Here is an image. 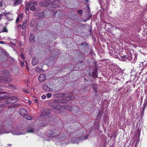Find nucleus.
<instances>
[{
    "label": "nucleus",
    "instance_id": "f3484780",
    "mask_svg": "<svg viewBox=\"0 0 147 147\" xmlns=\"http://www.w3.org/2000/svg\"><path fill=\"white\" fill-rule=\"evenodd\" d=\"M147 105V96L145 100L144 103L143 105V106L142 107V112H143V113L144 112L146 106Z\"/></svg>",
    "mask_w": 147,
    "mask_h": 147
},
{
    "label": "nucleus",
    "instance_id": "79ce46f5",
    "mask_svg": "<svg viewBox=\"0 0 147 147\" xmlns=\"http://www.w3.org/2000/svg\"><path fill=\"white\" fill-rule=\"evenodd\" d=\"M61 94H56L55 95V97H62V96H61Z\"/></svg>",
    "mask_w": 147,
    "mask_h": 147
},
{
    "label": "nucleus",
    "instance_id": "6e6552de",
    "mask_svg": "<svg viewBox=\"0 0 147 147\" xmlns=\"http://www.w3.org/2000/svg\"><path fill=\"white\" fill-rule=\"evenodd\" d=\"M45 74H42L40 75L38 78V79L40 82H42L44 81L46 79Z\"/></svg>",
    "mask_w": 147,
    "mask_h": 147
},
{
    "label": "nucleus",
    "instance_id": "e433bc0d",
    "mask_svg": "<svg viewBox=\"0 0 147 147\" xmlns=\"http://www.w3.org/2000/svg\"><path fill=\"white\" fill-rule=\"evenodd\" d=\"M3 32H8V30H7L6 27H4L3 30Z\"/></svg>",
    "mask_w": 147,
    "mask_h": 147
},
{
    "label": "nucleus",
    "instance_id": "7ed1b4c3",
    "mask_svg": "<svg viewBox=\"0 0 147 147\" xmlns=\"http://www.w3.org/2000/svg\"><path fill=\"white\" fill-rule=\"evenodd\" d=\"M126 57L127 59L129 61H131L134 58V60L133 61V62L134 63L135 62L136 60V59L135 55L133 53H132L130 51L127 52Z\"/></svg>",
    "mask_w": 147,
    "mask_h": 147
},
{
    "label": "nucleus",
    "instance_id": "9d476101",
    "mask_svg": "<svg viewBox=\"0 0 147 147\" xmlns=\"http://www.w3.org/2000/svg\"><path fill=\"white\" fill-rule=\"evenodd\" d=\"M54 101L55 102H58L59 103H61L63 104H65L67 102H66V101L65 100H64L63 99V98L61 99H54Z\"/></svg>",
    "mask_w": 147,
    "mask_h": 147
},
{
    "label": "nucleus",
    "instance_id": "37998d69",
    "mask_svg": "<svg viewBox=\"0 0 147 147\" xmlns=\"http://www.w3.org/2000/svg\"><path fill=\"white\" fill-rule=\"evenodd\" d=\"M69 99L70 100H74L75 98V97L74 96H69Z\"/></svg>",
    "mask_w": 147,
    "mask_h": 147
},
{
    "label": "nucleus",
    "instance_id": "aec40b11",
    "mask_svg": "<svg viewBox=\"0 0 147 147\" xmlns=\"http://www.w3.org/2000/svg\"><path fill=\"white\" fill-rule=\"evenodd\" d=\"M31 2L30 1L26 4L25 8L26 10V11H28L29 10L30 7L31 5Z\"/></svg>",
    "mask_w": 147,
    "mask_h": 147
},
{
    "label": "nucleus",
    "instance_id": "603ef678",
    "mask_svg": "<svg viewBox=\"0 0 147 147\" xmlns=\"http://www.w3.org/2000/svg\"><path fill=\"white\" fill-rule=\"evenodd\" d=\"M3 4V3L2 1H1L0 2V7H1L2 5Z\"/></svg>",
    "mask_w": 147,
    "mask_h": 147
},
{
    "label": "nucleus",
    "instance_id": "864d4df0",
    "mask_svg": "<svg viewBox=\"0 0 147 147\" xmlns=\"http://www.w3.org/2000/svg\"><path fill=\"white\" fill-rule=\"evenodd\" d=\"M19 20V18L18 17L16 19V23H17Z\"/></svg>",
    "mask_w": 147,
    "mask_h": 147
},
{
    "label": "nucleus",
    "instance_id": "4d7b16f0",
    "mask_svg": "<svg viewBox=\"0 0 147 147\" xmlns=\"http://www.w3.org/2000/svg\"><path fill=\"white\" fill-rule=\"evenodd\" d=\"M4 43V42L3 41H0V44H3Z\"/></svg>",
    "mask_w": 147,
    "mask_h": 147
},
{
    "label": "nucleus",
    "instance_id": "a19ab883",
    "mask_svg": "<svg viewBox=\"0 0 147 147\" xmlns=\"http://www.w3.org/2000/svg\"><path fill=\"white\" fill-rule=\"evenodd\" d=\"M48 98H49L51 96L52 94L51 93H49L47 94Z\"/></svg>",
    "mask_w": 147,
    "mask_h": 147
},
{
    "label": "nucleus",
    "instance_id": "f8f14e48",
    "mask_svg": "<svg viewBox=\"0 0 147 147\" xmlns=\"http://www.w3.org/2000/svg\"><path fill=\"white\" fill-rule=\"evenodd\" d=\"M54 128H52V131L48 134V136L51 137H53L57 136V134L54 132Z\"/></svg>",
    "mask_w": 147,
    "mask_h": 147
},
{
    "label": "nucleus",
    "instance_id": "4c0bfd02",
    "mask_svg": "<svg viewBox=\"0 0 147 147\" xmlns=\"http://www.w3.org/2000/svg\"><path fill=\"white\" fill-rule=\"evenodd\" d=\"M87 13H88V18H88V20H89V19L90 18H91L92 15L91 14V13H90V12H87Z\"/></svg>",
    "mask_w": 147,
    "mask_h": 147
},
{
    "label": "nucleus",
    "instance_id": "0eeeda50",
    "mask_svg": "<svg viewBox=\"0 0 147 147\" xmlns=\"http://www.w3.org/2000/svg\"><path fill=\"white\" fill-rule=\"evenodd\" d=\"M50 110L48 109H45L42 111L40 115L41 117L46 116L49 115L50 113Z\"/></svg>",
    "mask_w": 147,
    "mask_h": 147
},
{
    "label": "nucleus",
    "instance_id": "e2e57ef3",
    "mask_svg": "<svg viewBox=\"0 0 147 147\" xmlns=\"http://www.w3.org/2000/svg\"><path fill=\"white\" fill-rule=\"evenodd\" d=\"M87 8L88 10H90V8L88 6L87 7Z\"/></svg>",
    "mask_w": 147,
    "mask_h": 147
},
{
    "label": "nucleus",
    "instance_id": "a211bd4d",
    "mask_svg": "<svg viewBox=\"0 0 147 147\" xmlns=\"http://www.w3.org/2000/svg\"><path fill=\"white\" fill-rule=\"evenodd\" d=\"M88 136H80L78 137V138L77 139V141L80 142V141L83 140L84 139H86L87 138Z\"/></svg>",
    "mask_w": 147,
    "mask_h": 147
},
{
    "label": "nucleus",
    "instance_id": "7c9ffc66",
    "mask_svg": "<svg viewBox=\"0 0 147 147\" xmlns=\"http://www.w3.org/2000/svg\"><path fill=\"white\" fill-rule=\"evenodd\" d=\"M78 12V14L80 16H82V14H83V10L82 9L78 10L77 11Z\"/></svg>",
    "mask_w": 147,
    "mask_h": 147
},
{
    "label": "nucleus",
    "instance_id": "2f4dec72",
    "mask_svg": "<svg viewBox=\"0 0 147 147\" xmlns=\"http://www.w3.org/2000/svg\"><path fill=\"white\" fill-rule=\"evenodd\" d=\"M42 70V69H41L39 68H36L35 69V71L36 72H41Z\"/></svg>",
    "mask_w": 147,
    "mask_h": 147
},
{
    "label": "nucleus",
    "instance_id": "bf43d9fd",
    "mask_svg": "<svg viewBox=\"0 0 147 147\" xmlns=\"http://www.w3.org/2000/svg\"><path fill=\"white\" fill-rule=\"evenodd\" d=\"M24 92H26V93H28V91L27 90H26L25 91H24Z\"/></svg>",
    "mask_w": 147,
    "mask_h": 147
},
{
    "label": "nucleus",
    "instance_id": "412c9836",
    "mask_svg": "<svg viewBox=\"0 0 147 147\" xmlns=\"http://www.w3.org/2000/svg\"><path fill=\"white\" fill-rule=\"evenodd\" d=\"M84 45L86 47V48H88L89 47V44L86 42H84V43H82L81 44L79 45V46L80 47H82L83 46H84Z\"/></svg>",
    "mask_w": 147,
    "mask_h": 147
},
{
    "label": "nucleus",
    "instance_id": "cd10ccee",
    "mask_svg": "<svg viewBox=\"0 0 147 147\" xmlns=\"http://www.w3.org/2000/svg\"><path fill=\"white\" fill-rule=\"evenodd\" d=\"M30 9L33 11H36V8L34 6L32 5L30 8Z\"/></svg>",
    "mask_w": 147,
    "mask_h": 147
},
{
    "label": "nucleus",
    "instance_id": "f257e3e1",
    "mask_svg": "<svg viewBox=\"0 0 147 147\" xmlns=\"http://www.w3.org/2000/svg\"><path fill=\"white\" fill-rule=\"evenodd\" d=\"M0 74L5 77L0 76V82L3 83H8L11 82L12 79L11 78H7L11 76L9 71L7 70H2L0 72Z\"/></svg>",
    "mask_w": 147,
    "mask_h": 147
},
{
    "label": "nucleus",
    "instance_id": "8fccbe9b",
    "mask_svg": "<svg viewBox=\"0 0 147 147\" xmlns=\"http://www.w3.org/2000/svg\"><path fill=\"white\" fill-rule=\"evenodd\" d=\"M33 4L34 5H36L38 4V3L36 1H34L33 2Z\"/></svg>",
    "mask_w": 147,
    "mask_h": 147
},
{
    "label": "nucleus",
    "instance_id": "4be33fe9",
    "mask_svg": "<svg viewBox=\"0 0 147 147\" xmlns=\"http://www.w3.org/2000/svg\"><path fill=\"white\" fill-rule=\"evenodd\" d=\"M45 13L43 12H41L38 13V16L39 18H42L45 17Z\"/></svg>",
    "mask_w": 147,
    "mask_h": 147
},
{
    "label": "nucleus",
    "instance_id": "39448f33",
    "mask_svg": "<svg viewBox=\"0 0 147 147\" xmlns=\"http://www.w3.org/2000/svg\"><path fill=\"white\" fill-rule=\"evenodd\" d=\"M49 119L47 117L44 120H42L40 123V125L42 126H45L48 125L49 123Z\"/></svg>",
    "mask_w": 147,
    "mask_h": 147
},
{
    "label": "nucleus",
    "instance_id": "473e14b6",
    "mask_svg": "<svg viewBox=\"0 0 147 147\" xmlns=\"http://www.w3.org/2000/svg\"><path fill=\"white\" fill-rule=\"evenodd\" d=\"M45 1L46 2H47L48 3H49V2L52 3L56 2L57 1V0H45Z\"/></svg>",
    "mask_w": 147,
    "mask_h": 147
},
{
    "label": "nucleus",
    "instance_id": "5701e85b",
    "mask_svg": "<svg viewBox=\"0 0 147 147\" xmlns=\"http://www.w3.org/2000/svg\"><path fill=\"white\" fill-rule=\"evenodd\" d=\"M97 86V85L95 84H93L92 85L93 88L94 89V91L96 92V93L97 90H98V88Z\"/></svg>",
    "mask_w": 147,
    "mask_h": 147
},
{
    "label": "nucleus",
    "instance_id": "1a4fd4ad",
    "mask_svg": "<svg viewBox=\"0 0 147 147\" xmlns=\"http://www.w3.org/2000/svg\"><path fill=\"white\" fill-rule=\"evenodd\" d=\"M49 3L46 2L45 0L44 1H41L39 3V5L41 6L47 7L49 5Z\"/></svg>",
    "mask_w": 147,
    "mask_h": 147
},
{
    "label": "nucleus",
    "instance_id": "69168bd1",
    "mask_svg": "<svg viewBox=\"0 0 147 147\" xmlns=\"http://www.w3.org/2000/svg\"><path fill=\"white\" fill-rule=\"evenodd\" d=\"M22 25L21 24H20L19 25V27H22Z\"/></svg>",
    "mask_w": 147,
    "mask_h": 147
},
{
    "label": "nucleus",
    "instance_id": "13d9d810",
    "mask_svg": "<svg viewBox=\"0 0 147 147\" xmlns=\"http://www.w3.org/2000/svg\"><path fill=\"white\" fill-rule=\"evenodd\" d=\"M1 125H0V134H1Z\"/></svg>",
    "mask_w": 147,
    "mask_h": 147
},
{
    "label": "nucleus",
    "instance_id": "a18cd8bd",
    "mask_svg": "<svg viewBox=\"0 0 147 147\" xmlns=\"http://www.w3.org/2000/svg\"><path fill=\"white\" fill-rule=\"evenodd\" d=\"M20 56L21 57V58L22 59H24V54L23 53H21L20 54Z\"/></svg>",
    "mask_w": 147,
    "mask_h": 147
},
{
    "label": "nucleus",
    "instance_id": "3c124183",
    "mask_svg": "<svg viewBox=\"0 0 147 147\" xmlns=\"http://www.w3.org/2000/svg\"><path fill=\"white\" fill-rule=\"evenodd\" d=\"M38 12H35L34 13V15L35 16H38Z\"/></svg>",
    "mask_w": 147,
    "mask_h": 147
},
{
    "label": "nucleus",
    "instance_id": "de8ad7c7",
    "mask_svg": "<svg viewBox=\"0 0 147 147\" xmlns=\"http://www.w3.org/2000/svg\"><path fill=\"white\" fill-rule=\"evenodd\" d=\"M23 17V15H22V14H20V15H19L18 17L19 18H22Z\"/></svg>",
    "mask_w": 147,
    "mask_h": 147
},
{
    "label": "nucleus",
    "instance_id": "58836bf2",
    "mask_svg": "<svg viewBox=\"0 0 147 147\" xmlns=\"http://www.w3.org/2000/svg\"><path fill=\"white\" fill-rule=\"evenodd\" d=\"M8 86L9 87H11V88H13L15 87L14 86L11 84H9L8 85Z\"/></svg>",
    "mask_w": 147,
    "mask_h": 147
},
{
    "label": "nucleus",
    "instance_id": "9b49d317",
    "mask_svg": "<svg viewBox=\"0 0 147 147\" xmlns=\"http://www.w3.org/2000/svg\"><path fill=\"white\" fill-rule=\"evenodd\" d=\"M12 133L16 135H20L22 134H24V132L23 131H19L18 130L13 131L12 132Z\"/></svg>",
    "mask_w": 147,
    "mask_h": 147
},
{
    "label": "nucleus",
    "instance_id": "09e8293b",
    "mask_svg": "<svg viewBox=\"0 0 147 147\" xmlns=\"http://www.w3.org/2000/svg\"><path fill=\"white\" fill-rule=\"evenodd\" d=\"M41 97L42 99H45L46 98V96L45 95H43Z\"/></svg>",
    "mask_w": 147,
    "mask_h": 147
},
{
    "label": "nucleus",
    "instance_id": "20e7f679",
    "mask_svg": "<svg viewBox=\"0 0 147 147\" xmlns=\"http://www.w3.org/2000/svg\"><path fill=\"white\" fill-rule=\"evenodd\" d=\"M59 103L58 102H55L53 100V102L50 103L49 105L54 109H59L61 107Z\"/></svg>",
    "mask_w": 147,
    "mask_h": 147
},
{
    "label": "nucleus",
    "instance_id": "0e129e2a",
    "mask_svg": "<svg viewBox=\"0 0 147 147\" xmlns=\"http://www.w3.org/2000/svg\"><path fill=\"white\" fill-rule=\"evenodd\" d=\"M29 105L31 104V101H30L29 102Z\"/></svg>",
    "mask_w": 147,
    "mask_h": 147
},
{
    "label": "nucleus",
    "instance_id": "72a5a7b5",
    "mask_svg": "<svg viewBox=\"0 0 147 147\" xmlns=\"http://www.w3.org/2000/svg\"><path fill=\"white\" fill-rule=\"evenodd\" d=\"M93 76L95 77H97V72L96 70H95L93 72Z\"/></svg>",
    "mask_w": 147,
    "mask_h": 147
},
{
    "label": "nucleus",
    "instance_id": "dca6fc26",
    "mask_svg": "<svg viewBox=\"0 0 147 147\" xmlns=\"http://www.w3.org/2000/svg\"><path fill=\"white\" fill-rule=\"evenodd\" d=\"M53 58L52 57H51L49 58V62L48 64L50 66L53 65L55 63V61L54 60H53Z\"/></svg>",
    "mask_w": 147,
    "mask_h": 147
},
{
    "label": "nucleus",
    "instance_id": "ea45409f",
    "mask_svg": "<svg viewBox=\"0 0 147 147\" xmlns=\"http://www.w3.org/2000/svg\"><path fill=\"white\" fill-rule=\"evenodd\" d=\"M121 57L122 58H125L126 59H127V55H121Z\"/></svg>",
    "mask_w": 147,
    "mask_h": 147
},
{
    "label": "nucleus",
    "instance_id": "bb28decb",
    "mask_svg": "<svg viewBox=\"0 0 147 147\" xmlns=\"http://www.w3.org/2000/svg\"><path fill=\"white\" fill-rule=\"evenodd\" d=\"M6 105V103L4 101H1L0 102V107H5Z\"/></svg>",
    "mask_w": 147,
    "mask_h": 147
},
{
    "label": "nucleus",
    "instance_id": "338daca9",
    "mask_svg": "<svg viewBox=\"0 0 147 147\" xmlns=\"http://www.w3.org/2000/svg\"><path fill=\"white\" fill-rule=\"evenodd\" d=\"M84 80H85V82L86 81V82L87 81V80H86V79L85 78L84 79Z\"/></svg>",
    "mask_w": 147,
    "mask_h": 147
},
{
    "label": "nucleus",
    "instance_id": "680f3d73",
    "mask_svg": "<svg viewBox=\"0 0 147 147\" xmlns=\"http://www.w3.org/2000/svg\"><path fill=\"white\" fill-rule=\"evenodd\" d=\"M11 44L12 45H13V46H15V44H14L13 42L11 43Z\"/></svg>",
    "mask_w": 147,
    "mask_h": 147
},
{
    "label": "nucleus",
    "instance_id": "2eb2a0df",
    "mask_svg": "<svg viewBox=\"0 0 147 147\" xmlns=\"http://www.w3.org/2000/svg\"><path fill=\"white\" fill-rule=\"evenodd\" d=\"M4 101L5 102L6 104L14 102H12V101L11 97H8L7 98V100Z\"/></svg>",
    "mask_w": 147,
    "mask_h": 147
},
{
    "label": "nucleus",
    "instance_id": "774afa93",
    "mask_svg": "<svg viewBox=\"0 0 147 147\" xmlns=\"http://www.w3.org/2000/svg\"><path fill=\"white\" fill-rule=\"evenodd\" d=\"M30 26H31V27H32L33 26H32V24H31V23H30Z\"/></svg>",
    "mask_w": 147,
    "mask_h": 147
},
{
    "label": "nucleus",
    "instance_id": "4468645a",
    "mask_svg": "<svg viewBox=\"0 0 147 147\" xmlns=\"http://www.w3.org/2000/svg\"><path fill=\"white\" fill-rule=\"evenodd\" d=\"M34 36L33 33H31L29 36V40L30 42H33L35 40Z\"/></svg>",
    "mask_w": 147,
    "mask_h": 147
},
{
    "label": "nucleus",
    "instance_id": "f03ea898",
    "mask_svg": "<svg viewBox=\"0 0 147 147\" xmlns=\"http://www.w3.org/2000/svg\"><path fill=\"white\" fill-rule=\"evenodd\" d=\"M19 113L21 115L24 117L28 120H31L32 119V117L29 116L28 115L27 112L24 109H20L19 110Z\"/></svg>",
    "mask_w": 147,
    "mask_h": 147
},
{
    "label": "nucleus",
    "instance_id": "ddd939ff",
    "mask_svg": "<svg viewBox=\"0 0 147 147\" xmlns=\"http://www.w3.org/2000/svg\"><path fill=\"white\" fill-rule=\"evenodd\" d=\"M43 89L44 90L48 91L51 92L52 91V89L49 88L47 85H44L43 86Z\"/></svg>",
    "mask_w": 147,
    "mask_h": 147
},
{
    "label": "nucleus",
    "instance_id": "6ab92c4d",
    "mask_svg": "<svg viewBox=\"0 0 147 147\" xmlns=\"http://www.w3.org/2000/svg\"><path fill=\"white\" fill-rule=\"evenodd\" d=\"M27 21H24L23 23L22 26V29H24L27 27Z\"/></svg>",
    "mask_w": 147,
    "mask_h": 147
},
{
    "label": "nucleus",
    "instance_id": "5fc2aeb1",
    "mask_svg": "<svg viewBox=\"0 0 147 147\" xmlns=\"http://www.w3.org/2000/svg\"><path fill=\"white\" fill-rule=\"evenodd\" d=\"M61 94V95L62 96H66V94H65V93L62 94Z\"/></svg>",
    "mask_w": 147,
    "mask_h": 147
},
{
    "label": "nucleus",
    "instance_id": "423d86ee",
    "mask_svg": "<svg viewBox=\"0 0 147 147\" xmlns=\"http://www.w3.org/2000/svg\"><path fill=\"white\" fill-rule=\"evenodd\" d=\"M55 16L57 18H59L62 17V13L60 11L58 10L57 11H54Z\"/></svg>",
    "mask_w": 147,
    "mask_h": 147
},
{
    "label": "nucleus",
    "instance_id": "393cba45",
    "mask_svg": "<svg viewBox=\"0 0 147 147\" xmlns=\"http://www.w3.org/2000/svg\"><path fill=\"white\" fill-rule=\"evenodd\" d=\"M3 94V92H0V100L6 98L7 96L5 95H2Z\"/></svg>",
    "mask_w": 147,
    "mask_h": 147
},
{
    "label": "nucleus",
    "instance_id": "052dcab7",
    "mask_svg": "<svg viewBox=\"0 0 147 147\" xmlns=\"http://www.w3.org/2000/svg\"><path fill=\"white\" fill-rule=\"evenodd\" d=\"M84 1L86 3H88L89 1V0H84Z\"/></svg>",
    "mask_w": 147,
    "mask_h": 147
},
{
    "label": "nucleus",
    "instance_id": "c756f323",
    "mask_svg": "<svg viewBox=\"0 0 147 147\" xmlns=\"http://www.w3.org/2000/svg\"><path fill=\"white\" fill-rule=\"evenodd\" d=\"M34 129H33V128H31L30 129H27V131L28 133H34Z\"/></svg>",
    "mask_w": 147,
    "mask_h": 147
},
{
    "label": "nucleus",
    "instance_id": "49530a36",
    "mask_svg": "<svg viewBox=\"0 0 147 147\" xmlns=\"http://www.w3.org/2000/svg\"><path fill=\"white\" fill-rule=\"evenodd\" d=\"M21 66L22 67L24 65V63L23 61H21L20 63Z\"/></svg>",
    "mask_w": 147,
    "mask_h": 147
},
{
    "label": "nucleus",
    "instance_id": "6e6d98bb",
    "mask_svg": "<svg viewBox=\"0 0 147 147\" xmlns=\"http://www.w3.org/2000/svg\"><path fill=\"white\" fill-rule=\"evenodd\" d=\"M34 102L36 103H37L38 102V100L37 99H35L34 100Z\"/></svg>",
    "mask_w": 147,
    "mask_h": 147
},
{
    "label": "nucleus",
    "instance_id": "a878e982",
    "mask_svg": "<svg viewBox=\"0 0 147 147\" xmlns=\"http://www.w3.org/2000/svg\"><path fill=\"white\" fill-rule=\"evenodd\" d=\"M65 107L69 111H71L72 110H73V107L71 106L66 105V107Z\"/></svg>",
    "mask_w": 147,
    "mask_h": 147
},
{
    "label": "nucleus",
    "instance_id": "c85d7f7f",
    "mask_svg": "<svg viewBox=\"0 0 147 147\" xmlns=\"http://www.w3.org/2000/svg\"><path fill=\"white\" fill-rule=\"evenodd\" d=\"M11 98L12 101L15 100V101H17L18 100V98L16 96H14L13 97H11Z\"/></svg>",
    "mask_w": 147,
    "mask_h": 147
},
{
    "label": "nucleus",
    "instance_id": "c03bdc74",
    "mask_svg": "<svg viewBox=\"0 0 147 147\" xmlns=\"http://www.w3.org/2000/svg\"><path fill=\"white\" fill-rule=\"evenodd\" d=\"M8 14V13H2V16H6Z\"/></svg>",
    "mask_w": 147,
    "mask_h": 147
},
{
    "label": "nucleus",
    "instance_id": "c9c22d12",
    "mask_svg": "<svg viewBox=\"0 0 147 147\" xmlns=\"http://www.w3.org/2000/svg\"><path fill=\"white\" fill-rule=\"evenodd\" d=\"M63 99L64 100H65L66 101V102H67V100H70V99H69V97H64L63 98Z\"/></svg>",
    "mask_w": 147,
    "mask_h": 147
},
{
    "label": "nucleus",
    "instance_id": "b1692460",
    "mask_svg": "<svg viewBox=\"0 0 147 147\" xmlns=\"http://www.w3.org/2000/svg\"><path fill=\"white\" fill-rule=\"evenodd\" d=\"M22 1L21 0H15L14 1V5H17L18 4L21 3Z\"/></svg>",
    "mask_w": 147,
    "mask_h": 147
},
{
    "label": "nucleus",
    "instance_id": "f704fd0d",
    "mask_svg": "<svg viewBox=\"0 0 147 147\" xmlns=\"http://www.w3.org/2000/svg\"><path fill=\"white\" fill-rule=\"evenodd\" d=\"M38 63V62L36 61L35 59L33 60L32 61V63L33 65L35 66Z\"/></svg>",
    "mask_w": 147,
    "mask_h": 147
}]
</instances>
